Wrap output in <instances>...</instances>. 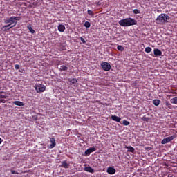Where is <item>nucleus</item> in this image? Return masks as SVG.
<instances>
[{
	"label": "nucleus",
	"mask_w": 177,
	"mask_h": 177,
	"mask_svg": "<svg viewBox=\"0 0 177 177\" xmlns=\"http://www.w3.org/2000/svg\"><path fill=\"white\" fill-rule=\"evenodd\" d=\"M119 24L122 27H131V26H135L138 24V21L135 20L133 18H125L119 21Z\"/></svg>",
	"instance_id": "nucleus-1"
},
{
	"label": "nucleus",
	"mask_w": 177,
	"mask_h": 177,
	"mask_svg": "<svg viewBox=\"0 0 177 177\" xmlns=\"http://www.w3.org/2000/svg\"><path fill=\"white\" fill-rule=\"evenodd\" d=\"M21 19V18L20 17H11L10 18L5 19L4 23L5 24H10L12 26V24H16V23L20 21Z\"/></svg>",
	"instance_id": "nucleus-2"
},
{
	"label": "nucleus",
	"mask_w": 177,
	"mask_h": 177,
	"mask_svg": "<svg viewBox=\"0 0 177 177\" xmlns=\"http://www.w3.org/2000/svg\"><path fill=\"white\" fill-rule=\"evenodd\" d=\"M156 20H158L159 23H162L164 24L169 20V16L167 14L162 13L158 16Z\"/></svg>",
	"instance_id": "nucleus-3"
},
{
	"label": "nucleus",
	"mask_w": 177,
	"mask_h": 177,
	"mask_svg": "<svg viewBox=\"0 0 177 177\" xmlns=\"http://www.w3.org/2000/svg\"><path fill=\"white\" fill-rule=\"evenodd\" d=\"M35 89L37 93H41L42 92H45L46 86L42 84H37L35 85Z\"/></svg>",
	"instance_id": "nucleus-4"
},
{
	"label": "nucleus",
	"mask_w": 177,
	"mask_h": 177,
	"mask_svg": "<svg viewBox=\"0 0 177 177\" xmlns=\"http://www.w3.org/2000/svg\"><path fill=\"white\" fill-rule=\"evenodd\" d=\"M101 67L104 71H110V70H111V65L106 62H102Z\"/></svg>",
	"instance_id": "nucleus-5"
},
{
	"label": "nucleus",
	"mask_w": 177,
	"mask_h": 177,
	"mask_svg": "<svg viewBox=\"0 0 177 177\" xmlns=\"http://www.w3.org/2000/svg\"><path fill=\"white\" fill-rule=\"evenodd\" d=\"M175 138H176V135H173L170 137L165 138L161 141V143H162V145H166V143H169V142H172V140H174V139H175Z\"/></svg>",
	"instance_id": "nucleus-6"
},
{
	"label": "nucleus",
	"mask_w": 177,
	"mask_h": 177,
	"mask_svg": "<svg viewBox=\"0 0 177 177\" xmlns=\"http://www.w3.org/2000/svg\"><path fill=\"white\" fill-rule=\"evenodd\" d=\"M6 93L3 91H0V103H6L5 99H6Z\"/></svg>",
	"instance_id": "nucleus-7"
},
{
	"label": "nucleus",
	"mask_w": 177,
	"mask_h": 177,
	"mask_svg": "<svg viewBox=\"0 0 177 177\" xmlns=\"http://www.w3.org/2000/svg\"><path fill=\"white\" fill-rule=\"evenodd\" d=\"M153 55H155L156 57H158V56H162V52L161 51V50L158 48H154Z\"/></svg>",
	"instance_id": "nucleus-8"
},
{
	"label": "nucleus",
	"mask_w": 177,
	"mask_h": 177,
	"mask_svg": "<svg viewBox=\"0 0 177 177\" xmlns=\"http://www.w3.org/2000/svg\"><path fill=\"white\" fill-rule=\"evenodd\" d=\"M106 172L109 175H114V174H115V172H116V170L114 167H109L107 168Z\"/></svg>",
	"instance_id": "nucleus-9"
},
{
	"label": "nucleus",
	"mask_w": 177,
	"mask_h": 177,
	"mask_svg": "<svg viewBox=\"0 0 177 177\" xmlns=\"http://www.w3.org/2000/svg\"><path fill=\"white\" fill-rule=\"evenodd\" d=\"M93 151H96V148L95 147H90L87 150L85 151V156H89L91 153H93Z\"/></svg>",
	"instance_id": "nucleus-10"
},
{
	"label": "nucleus",
	"mask_w": 177,
	"mask_h": 177,
	"mask_svg": "<svg viewBox=\"0 0 177 177\" xmlns=\"http://www.w3.org/2000/svg\"><path fill=\"white\" fill-rule=\"evenodd\" d=\"M50 142L51 144L49 145V149H53V147L56 146V140L55 138H50Z\"/></svg>",
	"instance_id": "nucleus-11"
},
{
	"label": "nucleus",
	"mask_w": 177,
	"mask_h": 177,
	"mask_svg": "<svg viewBox=\"0 0 177 177\" xmlns=\"http://www.w3.org/2000/svg\"><path fill=\"white\" fill-rule=\"evenodd\" d=\"M68 85H74L78 82V81L75 78H68Z\"/></svg>",
	"instance_id": "nucleus-12"
},
{
	"label": "nucleus",
	"mask_w": 177,
	"mask_h": 177,
	"mask_svg": "<svg viewBox=\"0 0 177 177\" xmlns=\"http://www.w3.org/2000/svg\"><path fill=\"white\" fill-rule=\"evenodd\" d=\"M84 171L90 174H95V170L91 167H84Z\"/></svg>",
	"instance_id": "nucleus-13"
},
{
	"label": "nucleus",
	"mask_w": 177,
	"mask_h": 177,
	"mask_svg": "<svg viewBox=\"0 0 177 177\" xmlns=\"http://www.w3.org/2000/svg\"><path fill=\"white\" fill-rule=\"evenodd\" d=\"M111 120H113V121H115L116 122H121V118L118 116L111 115Z\"/></svg>",
	"instance_id": "nucleus-14"
},
{
	"label": "nucleus",
	"mask_w": 177,
	"mask_h": 177,
	"mask_svg": "<svg viewBox=\"0 0 177 177\" xmlns=\"http://www.w3.org/2000/svg\"><path fill=\"white\" fill-rule=\"evenodd\" d=\"M64 30H66V26H64V25L59 24L58 26V31H59L60 32H64Z\"/></svg>",
	"instance_id": "nucleus-15"
},
{
	"label": "nucleus",
	"mask_w": 177,
	"mask_h": 177,
	"mask_svg": "<svg viewBox=\"0 0 177 177\" xmlns=\"http://www.w3.org/2000/svg\"><path fill=\"white\" fill-rule=\"evenodd\" d=\"M125 149H127V151L129 153H135V148L131 147V146H126Z\"/></svg>",
	"instance_id": "nucleus-16"
},
{
	"label": "nucleus",
	"mask_w": 177,
	"mask_h": 177,
	"mask_svg": "<svg viewBox=\"0 0 177 177\" xmlns=\"http://www.w3.org/2000/svg\"><path fill=\"white\" fill-rule=\"evenodd\" d=\"M13 104H15V106H19V107H23V106H24V103L20 101H15Z\"/></svg>",
	"instance_id": "nucleus-17"
},
{
	"label": "nucleus",
	"mask_w": 177,
	"mask_h": 177,
	"mask_svg": "<svg viewBox=\"0 0 177 177\" xmlns=\"http://www.w3.org/2000/svg\"><path fill=\"white\" fill-rule=\"evenodd\" d=\"M61 167H63V168H69L70 165H68V163H67V161L64 160V161L62 162Z\"/></svg>",
	"instance_id": "nucleus-18"
},
{
	"label": "nucleus",
	"mask_w": 177,
	"mask_h": 177,
	"mask_svg": "<svg viewBox=\"0 0 177 177\" xmlns=\"http://www.w3.org/2000/svg\"><path fill=\"white\" fill-rule=\"evenodd\" d=\"M68 70V67L65 65H62L59 68V71H67Z\"/></svg>",
	"instance_id": "nucleus-19"
},
{
	"label": "nucleus",
	"mask_w": 177,
	"mask_h": 177,
	"mask_svg": "<svg viewBox=\"0 0 177 177\" xmlns=\"http://www.w3.org/2000/svg\"><path fill=\"white\" fill-rule=\"evenodd\" d=\"M16 24H17V22H15V24L13 26L9 24L8 25L4 26V28H8L7 30H10V28H13V27H15Z\"/></svg>",
	"instance_id": "nucleus-20"
},
{
	"label": "nucleus",
	"mask_w": 177,
	"mask_h": 177,
	"mask_svg": "<svg viewBox=\"0 0 177 177\" xmlns=\"http://www.w3.org/2000/svg\"><path fill=\"white\" fill-rule=\"evenodd\" d=\"M165 109H172V104L169 103V101L165 102Z\"/></svg>",
	"instance_id": "nucleus-21"
},
{
	"label": "nucleus",
	"mask_w": 177,
	"mask_h": 177,
	"mask_svg": "<svg viewBox=\"0 0 177 177\" xmlns=\"http://www.w3.org/2000/svg\"><path fill=\"white\" fill-rule=\"evenodd\" d=\"M27 28H28V30H29V31H30V32H31V34L35 33V30L32 28V27H31V26H28Z\"/></svg>",
	"instance_id": "nucleus-22"
},
{
	"label": "nucleus",
	"mask_w": 177,
	"mask_h": 177,
	"mask_svg": "<svg viewBox=\"0 0 177 177\" xmlns=\"http://www.w3.org/2000/svg\"><path fill=\"white\" fill-rule=\"evenodd\" d=\"M171 103H172V104H177V97H174V98H171L170 100Z\"/></svg>",
	"instance_id": "nucleus-23"
},
{
	"label": "nucleus",
	"mask_w": 177,
	"mask_h": 177,
	"mask_svg": "<svg viewBox=\"0 0 177 177\" xmlns=\"http://www.w3.org/2000/svg\"><path fill=\"white\" fill-rule=\"evenodd\" d=\"M118 50H120V52H124V50H125V48H124V46L119 45L117 47Z\"/></svg>",
	"instance_id": "nucleus-24"
},
{
	"label": "nucleus",
	"mask_w": 177,
	"mask_h": 177,
	"mask_svg": "<svg viewBox=\"0 0 177 177\" xmlns=\"http://www.w3.org/2000/svg\"><path fill=\"white\" fill-rule=\"evenodd\" d=\"M153 104H154V106H160V100H153Z\"/></svg>",
	"instance_id": "nucleus-25"
},
{
	"label": "nucleus",
	"mask_w": 177,
	"mask_h": 177,
	"mask_svg": "<svg viewBox=\"0 0 177 177\" xmlns=\"http://www.w3.org/2000/svg\"><path fill=\"white\" fill-rule=\"evenodd\" d=\"M142 121H145L146 122H149L150 121V118L149 117H146V116H143L142 118Z\"/></svg>",
	"instance_id": "nucleus-26"
},
{
	"label": "nucleus",
	"mask_w": 177,
	"mask_h": 177,
	"mask_svg": "<svg viewBox=\"0 0 177 177\" xmlns=\"http://www.w3.org/2000/svg\"><path fill=\"white\" fill-rule=\"evenodd\" d=\"M87 13H88V15H89V16H91V17H93V16H95L93 11H92L91 10H88Z\"/></svg>",
	"instance_id": "nucleus-27"
},
{
	"label": "nucleus",
	"mask_w": 177,
	"mask_h": 177,
	"mask_svg": "<svg viewBox=\"0 0 177 177\" xmlns=\"http://www.w3.org/2000/svg\"><path fill=\"white\" fill-rule=\"evenodd\" d=\"M84 27H86V28H89V27H91V23L89 21H86L84 23Z\"/></svg>",
	"instance_id": "nucleus-28"
},
{
	"label": "nucleus",
	"mask_w": 177,
	"mask_h": 177,
	"mask_svg": "<svg viewBox=\"0 0 177 177\" xmlns=\"http://www.w3.org/2000/svg\"><path fill=\"white\" fill-rule=\"evenodd\" d=\"M145 52H146V53H150V52H151V48L150 47H147L145 49Z\"/></svg>",
	"instance_id": "nucleus-29"
},
{
	"label": "nucleus",
	"mask_w": 177,
	"mask_h": 177,
	"mask_svg": "<svg viewBox=\"0 0 177 177\" xmlns=\"http://www.w3.org/2000/svg\"><path fill=\"white\" fill-rule=\"evenodd\" d=\"M123 125H124L125 127H128V125H129V122H128L127 120H123L122 122Z\"/></svg>",
	"instance_id": "nucleus-30"
},
{
	"label": "nucleus",
	"mask_w": 177,
	"mask_h": 177,
	"mask_svg": "<svg viewBox=\"0 0 177 177\" xmlns=\"http://www.w3.org/2000/svg\"><path fill=\"white\" fill-rule=\"evenodd\" d=\"M133 13H134V15H139V13H140V10H139L138 9H134L133 10Z\"/></svg>",
	"instance_id": "nucleus-31"
},
{
	"label": "nucleus",
	"mask_w": 177,
	"mask_h": 177,
	"mask_svg": "<svg viewBox=\"0 0 177 177\" xmlns=\"http://www.w3.org/2000/svg\"><path fill=\"white\" fill-rule=\"evenodd\" d=\"M80 41H82V44H86V41L82 37H80Z\"/></svg>",
	"instance_id": "nucleus-32"
},
{
	"label": "nucleus",
	"mask_w": 177,
	"mask_h": 177,
	"mask_svg": "<svg viewBox=\"0 0 177 177\" xmlns=\"http://www.w3.org/2000/svg\"><path fill=\"white\" fill-rule=\"evenodd\" d=\"M10 171H11V174H12V175L19 174V172H17V171H16L15 170L11 169Z\"/></svg>",
	"instance_id": "nucleus-33"
},
{
	"label": "nucleus",
	"mask_w": 177,
	"mask_h": 177,
	"mask_svg": "<svg viewBox=\"0 0 177 177\" xmlns=\"http://www.w3.org/2000/svg\"><path fill=\"white\" fill-rule=\"evenodd\" d=\"M15 70H19V68H20V65H19V64H15Z\"/></svg>",
	"instance_id": "nucleus-34"
},
{
	"label": "nucleus",
	"mask_w": 177,
	"mask_h": 177,
	"mask_svg": "<svg viewBox=\"0 0 177 177\" xmlns=\"http://www.w3.org/2000/svg\"><path fill=\"white\" fill-rule=\"evenodd\" d=\"M3 141V140H2L1 138H0V145H1V143H2Z\"/></svg>",
	"instance_id": "nucleus-35"
},
{
	"label": "nucleus",
	"mask_w": 177,
	"mask_h": 177,
	"mask_svg": "<svg viewBox=\"0 0 177 177\" xmlns=\"http://www.w3.org/2000/svg\"><path fill=\"white\" fill-rule=\"evenodd\" d=\"M171 93H173V95H176V92H171Z\"/></svg>",
	"instance_id": "nucleus-36"
},
{
	"label": "nucleus",
	"mask_w": 177,
	"mask_h": 177,
	"mask_svg": "<svg viewBox=\"0 0 177 177\" xmlns=\"http://www.w3.org/2000/svg\"><path fill=\"white\" fill-rule=\"evenodd\" d=\"M167 177H172V176H171V174H169Z\"/></svg>",
	"instance_id": "nucleus-37"
}]
</instances>
